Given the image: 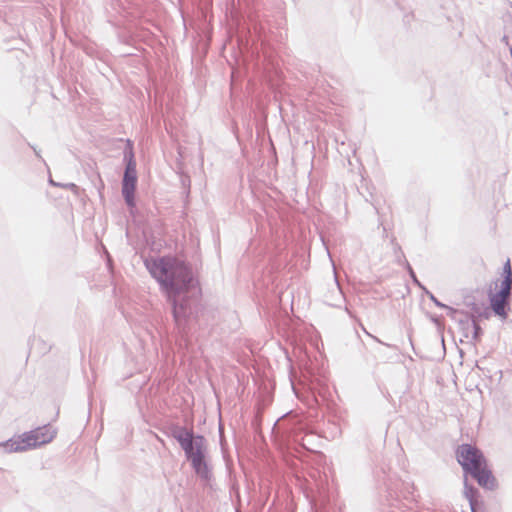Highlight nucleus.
<instances>
[{
  "label": "nucleus",
  "instance_id": "7ed1b4c3",
  "mask_svg": "<svg viewBox=\"0 0 512 512\" xmlns=\"http://www.w3.org/2000/svg\"><path fill=\"white\" fill-rule=\"evenodd\" d=\"M504 279L495 281L490 285L488 298L493 312L505 319L512 288V267L510 259H507L503 267Z\"/></svg>",
  "mask_w": 512,
  "mask_h": 512
},
{
  "label": "nucleus",
  "instance_id": "f03ea898",
  "mask_svg": "<svg viewBox=\"0 0 512 512\" xmlns=\"http://www.w3.org/2000/svg\"><path fill=\"white\" fill-rule=\"evenodd\" d=\"M456 458L463 470L470 474L481 487L489 490L496 488L497 481L479 449L469 444H462L457 448Z\"/></svg>",
  "mask_w": 512,
  "mask_h": 512
},
{
  "label": "nucleus",
  "instance_id": "423d86ee",
  "mask_svg": "<svg viewBox=\"0 0 512 512\" xmlns=\"http://www.w3.org/2000/svg\"><path fill=\"white\" fill-rule=\"evenodd\" d=\"M29 432L36 448L52 442L57 435V429L52 425L37 427Z\"/></svg>",
  "mask_w": 512,
  "mask_h": 512
},
{
  "label": "nucleus",
  "instance_id": "f257e3e1",
  "mask_svg": "<svg viewBox=\"0 0 512 512\" xmlns=\"http://www.w3.org/2000/svg\"><path fill=\"white\" fill-rule=\"evenodd\" d=\"M152 276L160 283L170 299H177L195 287L191 268L182 260L174 257H163L147 263Z\"/></svg>",
  "mask_w": 512,
  "mask_h": 512
},
{
  "label": "nucleus",
  "instance_id": "9d476101",
  "mask_svg": "<svg viewBox=\"0 0 512 512\" xmlns=\"http://www.w3.org/2000/svg\"><path fill=\"white\" fill-rule=\"evenodd\" d=\"M173 302H174V317L176 320H178V318L180 317L181 315V311L180 309H182V306H179V308L176 306L175 302L176 300L174 301L173 299H171Z\"/></svg>",
  "mask_w": 512,
  "mask_h": 512
},
{
  "label": "nucleus",
  "instance_id": "6e6552de",
  "mask_svg": "<svg viewBox=\"0 0 512 512\" xmlns=\"http://www.w3.org/2000/svg\"><path fill=\"white\" fill-rule=\"evenodd\" d=\"M464 496L469 501L471 512H477L479 496L478 490L472 485H468L465 483Z\"/></svg>",
  "mask_w": 512,
  "mask_h": 512
},
{
  "label": "nucleus",
  "instance_id": "0eeeda50",
  "mask_svg": "<svg viewBox=\"0 0 512 512\" xmlns=\"http://www.w3.org/2000/svg\"><path fill=\"white\" fill-rule=\"evenodd\" d=\"M6 446L13 452H23L36 448L29 431L9 440Z\"/></svg>",
  "mask_w": 512,
  "mask_h": 512
},
{
  "label": "nucleus",
  "instance_id": "20e7f679",
  "mask_svg": "<svg viewBox=\"0 0 512 512\" xmlns=\"http://www.w3.org/2000/svg\"><path fill=\"white\" fill-rule=\"evenodd\" d=\"M206 444L202 436L195 437V445L186 453L196 473L202 477L207 476V465L205 463Z\"/></svg>",
  "mask_w": 512,
  "mask_h": 512
},
{
  "label": "nucleus",
  "instance_id": "1a4fd4ad",
  "mask_svg": "<svg viewBox=\"0 0 512 512\" xmlns=\"http://www.w3.org/2000/svg\"><path fill=\"white\" fill-rule=\"evenodd\" d=\"M178 440L185 453L189 452L195 445V437H193L190 433H186L184 436H180Z\"/></svg>",
  "mask_w": 512,
  "mask_h": 512
},
{
  "label": "nucleus",
  "instance_id": "39448f33",
  "mask_svg": "<svg viewBox=\"0 0 512 512\" xmlns=\"http://www.w3.org/2000/svg\"><path fill=\"white\" fill-rule=\"evenodd\" d=\"M137 176H136V165L132 159L127 164L124 179L122 193L128 205H133L134 192L136 188Z\"/></svg>",
  "mask_w": 512,
  "mask_h": 512
}]
</instances>
